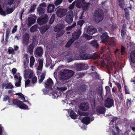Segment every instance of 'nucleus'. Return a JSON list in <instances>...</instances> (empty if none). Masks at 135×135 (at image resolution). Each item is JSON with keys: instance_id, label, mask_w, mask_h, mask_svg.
Listing matches in <instances>:
<instances>
[{"instance_id": "obj_34", "label": "nucleus", "mask_w": 135, "mask_h": 135, "mask_svg": "<svg viewBox=\"0 0 135 135\" xmlns=\"http://www.w3.org/2000/svg\"><path fill=\"white\" fill-rule=\"evenodd\" d=\"M70 115L71 118L75 119H76L77 118V115L72 110L70 112Z\"/></svg>"}, {"instance_id": "obj_18", "label": "nucleus", "mask_w": 135, "mask_h": 135, "mask_svg": "<svg viewBox=\"0 0 135 135\" xmlns=\"http://www.w3.org/2000/svg\"><path fill=\"white\" fill-rule=\"evenodd\" d=\"M43 50L41 47H38L36 50L35 54L40 57L43 54Z\"/></svg>"}, {"instance_id": "obj_14", "label": "nucleus", "mask_w": 135, "mask_h": 135, "mask_svg": "<svg viewBox=\"0 0 135 135\" xmlns=\"http://www.w3.org/2000/svg\"><path fill=\"white\" fill-rule=\"evenodd\" d=\"M81 33V32L79 30L74 31L72 34V39L74 40H77L80 37Z\"/></svg>"}, {"instance_id": "obj_13", "label": "nucleus", "mask_w": 135, "mask_h": 135, "mask_svg": "<svg viewBox=\"0 0 135 135\" xmlns=\"http://www.w3.org/2000/svg\"><path fill=\"white\" fill-rule=\"evenodd\" d=\"M80 57L83 60H86L92 58V55L88 54L86 52H82L80 54Z\"/></svg>"}, {"instance_id": "obj_5", "label": "nucleus", "mask_w": 135, "mask_h": 135, "mask_svg": "<svg viewBox=\"0 0 135 135\" xmlns=\"http://www.w3.org/2000/svg\"><path fill=\"white\" fill-rule=\"evenodd\" d=\"M74 17V13L72 11H69L66 13L65 20L68 23H70L73 21Z\"/></svg>"}, {"instance_id": "obj_30", "label": "nucleus", "mask_w": 135, "mask_h": 135, "mask_svg": "<svg viewBox=\"0 0 135 135\" xmlns=\"http://www.w3.org/2000/svg\"><path fill=\"white\" fill-rule=\"evenodd\" d=\"M74 42V40L71 38L66 43L65 46L66 48L69 47Z\"/></svg>"}, {"instance_id": "obj_27", "label": "nucleus", "mask_w": 135, "mask_h": 135, "mask_svg": "<svg viewBox=\"0 0 135 135\" xmlns=\"http://www.w3.org/2000/svg\"><path fill=\"white\" fill-rule=\"evenodd\" d=\"M90 119L88 117H84L81 120L82 122L86 124H89L90 122Z\"/></svg>"}, {"instance_id": "obj_15", "label": "nucleus", "mask_w": 135, "mask_h": 135, "mask_svg": "<svg viewBox=\"0 0 135 135\" xmlns=\"http://www.w3.org/2000/svg\"><path fill=\"white\" fill-rule=\"evenodd\" d=\"M89 105L87 103H82L79 107L80 109L83 111L87 110L89 108Z\"/></svg>"}, {"instance_id": "obj_49", "label": "nucleus", "mask_w": 135, "mask_h": 135, "mask_svg": "<svg viewBox=\"0 0 135 135\" xmlns=\"http://www.w3.org/2000/svg\"><path fill=\"white\" fill-rule=\"evenodd\" d=\"M0 14L1 15L5 16L6 15V12L4 11L0 6Z\"/></svg>"}, {"instance_id": "obj_32", "label": "nucleus", "mask_w": 135, "mask_h": 135, "mask_svg": "<svg viewBox=\"0 0 135 135\" xmlns=\"http://www.w3.org/2000/svg\"><path fill=\"white\" fill-rule=\"evenodd\" d=\"M45 77V74L44 73H42L40 76L38 77V82L39 83H41Z\"/></svg>"}, {"instance_id": "obj_54", "label": "nucleus", "mask_w": 135, "mask_h": 135, "mask_svg": "<svg viewBox=\"0 0 135 135\" xmlns=\"http://www.w3.org/2000/svg\"><path fill=\"white\" fill-rule=\"evenodd\" d=\"M15 0H7V4L9 6H11L13 4Z\"/></svg>"}, {"instance_id": "obj_4", "label": "nucleus", "mask_w": 135, "mask_h": 135, "mask_svg": "<svg viewBox=\"0 0 135 135\" xmlns=\"http://www.w3.org/2000/svg\"><path fill=\"white\" fill-rule=\"evenodd\" d=\"M74 73L73 70L67 69L65 70L62 72H61V75L64 77V80H67L71 77Z\"/></svg>"}, {"instance_id": "obj_64", "label": "nucleus", "mask_w": 135, "mask_h": 135, "mask_svg": "<svg viewBox=\"0 0 135 135\" xmlns=\"http://www.w3.org/2000/svg\"><path fill=\"white\" fill-rule=\"evenodd\" d=\"M8 52L9 54H13L14 53V51L13 50L9 49L8 50Z\"/></svg>"}, {"instance_id": "obj_3", "label": "nucleus", "mask_w": 135, "mask_h": 135, "mask_svg": "<svg viewBox=\"0 0 135 135\" xmlns=\"http://www.w3.org/2000/svg\"><path fill=\"white\" fill-rule=\"evenodd\" d=\"M13 104L17 106L21 109H28V106L21 100L17 99H14L13 100Z\"/></svg>"}, {"instance_id": "obj_25", "label": "nucleus", "mask_w": 135, "mask_h": 135, "mask_svg": "<svg viewBox=\"0 0 135 135\" xmlns=\"http://www.w3.org/2000/svg\"><path fill=\"white\" fill-rule=\"evenodd\" d=\"M90 44L92 47L94 48L98 49L99 47V45L97 40H94L90 42Z\"/></svg>"}, {"instance_id": "obj_61", "label": "nucleus", "mask_w": 135, "mask_h": 135, "mask_svg": "<svg viewBox=\"0 0 135 135\" xmlns=\"http://www.w3.org/2000/svg\"><path fill=\"white\" fill-rule=\"evenodd\" d=\"M39 7H46V3L45 2L42 3L39 5Z\"/></svg>"}, {"instance_id": "obj_36", "label": "nucleus", "mask_w": 135, "mask_h": 135, "mask_svg": "<svg viewBox=\"0 0 135 135\" xmlns=\"http://www.w3.org/2000/svg\"><path fill=\"white\" fill-rule=\"evenodd\" d=\"M34 46L33 44H31L28 46V49L29 52L30 54L33 53V50L34 47Z\"/></svg>"}, {"instance_id": "obj_22", "label": "nucleus", "mask_w": 135, "mask_h": 135, "mask_svg": "<svg viewBox=\"0 0 135 135\" xmlns=\"http://www.w3.org/2000/svg\"><path fill=\"white\" fill-rule=\"evenodd\" d=\"M85 1V0H77L76 6L78 8H81Z\"/></svg>"}, {"instance_id": "obj_35", "label": "nucleus", "mask_w": 135, "mask_h": 135, "mask_svg": "<svg viewBox=\"0 0 135 135\" xmlns=\"http://www.w3.org/2000/svg\"><path fill=\"white\" fill-rule=\"evenodd\" d=\"M58 32L56 34V38H58L62 35L65 32L64 30H61L57 31Z\"/></svg>"}, {"instance_id": "obj_24", "label": "nucleus", "mask_w": 135, "mask_h": 135, "mask_svg": "<svg viewBox=\"0 0 135 135\" xmlns=\"http://www.w3.org/2000/svg\"><path fill=\"white\" fill-rule=\"evenodd\" d=\"M30 16L28 18V21L34 24L36 21L35 17L36 16L34 14H31Z\"/></svg>"}, {"instance_id": "obj_1", "label": "nucleus", "mask_w": 135, "mask_h": 135, "mask_svg": "<svg viewBox=\"0 0 135 135\" xmlns=\"http://www.w3.org/2000/svg\"><path fill=\"white\" fill-rule=\"evenodd\" d=\"M104 12L102 9L98 8L94 12L93 19L94 23L98 24L102 21L104 18Z\"/></svg>"}, {"instance_id": "obj_16", "label": "nucleus", "mask_w": 135, "mask_h": 135, "mask_svg": "<svg viewBox=\"0 0 135 135\" xmlns=\"http://www.w3.org/2000/svg\"><path fill=\"white\" fill-rule=\"evenodd\" d=\"M97 31V29L92 26H90L88 28L87 32L90 35H92Z\"/></svg>"}, {"instance_id": "obj_26", "label": "nucleus", "mask_w": 135, "mask_h": 135, "mask_svg": "<svg viewBox=\"0 0 135 135\" xmlns=\"http://www.w3.org/2000/svg\"><path fill=\"white\" fill-rule=\"evenodd\" d=\"M131 61L133 63H135V50L132 51L130 54Z\"/></svg>"}, {"instance_id": "obj_42", "label": "nucleus", "mask_w": 135, "mask_h": 135, "mask_svg": "<svg viewBox=\"0 0 135 135\" xmlns=\"http://www.w3.org/2000/svg\"><path fill=\"white\" fill-rule=\"evenodd\" d=\"M119 6L122 8H123L125 6L124 0H118Z\"/></svg>"}, {"instance_id": "obj_55", "label": "nucleus", "mask_w": 135, "mask_h": 135, "mask_svg": "<svg viewBox=\"0 0 135 135\" xmlns=\"http://www.w3.org/2000/svg\"><path fill=\"white\" fill-rule=\"evenodd\" d=\"M124 90L125 93L126 94H129L130 93L129 91L128 88L127 87V86L125 85L124 86Z\"/></svg>"}, {"instance_id": "obj_44", "label": "nucleus", "mask_w": 135, "mask_h": 135, "mask_svg": "<svg viewBox=\"0 0 135 135\" xmlns=\"http://www.w3.org/2000/svg\"><path fill=\"white\" fill-rule=\"evenodd\" d=\"M35 61V60L34 57L33 56H31L30 58V66L31 67L34 65Z\"/></svg>"}, {"instance_id": "obj_9", "label": "nucleus", "mask_w": 135, "mask_h": 135, "mask_svg": "<svg viewBox=\"0 0 135 135\" xmlns=\"http://www.w3.org/2000/svg\"><path fill=\"white\" fill-rule=\"evenodd\" d=\"M88 68L87 64L83 63L78 64L76 66V69L78 71L86 70Z\"/></svg>"}, {"instance_id": "obj_39", "label": "nucleus", "mask_w": 135, "mask_h": 135, "mask_svg": "<svg viewBox=\"0 0 135 135\" xmlns=\"http://www.w3.org/2000/svg\"><path fill=\"white\" fill-rule=\"evenodd\" d=\"M37 5L35 3H33L32 4V6H31V8L30 10L28 11V12L30 13H32L34 12L35 8H36Z\"/></svg>"}, {"instance_id": "obj_46", "label": "nucleus", "mask_w": 135, "mask_h": 135, "mask_svg": "<svg viewBox=\"0 0 135 135\" xmlns=\"http://www.w3.org/2000/svg\"><path fill=\"white\" fill-rule=\"evenodd\" d=\"M55 18V16L54 14H53L51 16L49 22V23L51 25L53 23Z\"/></svg>"}, {"instance_id": "obj_33", "label": "nucleus", "mask_w": 135, "mask_h": 135, "mask_svg": "<svg viewBox=\"0 0 135 135\" xmlns=\"http://www.w3.org/2000/svg\"><path fill=\"white\" fill-rule=\"evenodd\" d=\"M13 11V7H6L5 9V11L7 14H9L12 13Z\"/></svg>"}, {"instance_id": "obj_37", "label": "nucleus", "mask_w": 135, "mask_h": 135, "mask_svg": "<svg viewBox=\"0 0 135 135\" xmlns=\"http://www.w3.org/2000/svg\"><path fill=\"white\" fill-rule=\"evenodd\" d=\"M16 95H18L19 97L21 98L23 102H26L27 101H26L25 97H24V95L22 94L21 93H16L15 94Z\"/></svg>"}, {"instance_id": "obj_11", "label": "nucleus", "mask_w": 135, "mask_h": 135, "mask_svg": "<svg viewBox=\"0 0 135 135\" xmlns=\"http://www.w3.org/2000/svg\"><path fill=\"white\" fill-rule=\"evenodd\" d=\"M30 35L28 33H26L23 37L22 42L24 45L27 46L29 43L30 40Z\"/></svg>"}, {"instance_id": "obj_29", "label": "nucleus", "mask_w": 135, "mask_h": 135, "mask_svg": "<svg viewBox=\"0 0 135 135\" xmlns=\"http://www.w3.org/2000/svg\"><path fill=\"white\" fill-rule=\"evenodd\" d=\"M37 11L40 15H42L45 13V9L40 7H38L37 8Z\"/></svg>"}, {"instance_id": "obj_50", "label": "nucleus", "mask_w": 135, "mask_h": 135, "mask_svg": "<svg viewBox=\"0 0 135 135\" xmlns=\"http://www.w3.org/2000/svg\"><path fill=\"white\" fill-rule=\"evenodd\" d=\"M67 89L66 86H64L63 87H57V89L59 90H61L62 91H64Z\"/></svg>"}, {"instance_id": "obj_2", "label": "nucleus", "mask_w": 135, "mask_h": 135, "mask_svg": "<svg viewBox=\"0 0 135 135\" xmlns=\"http://www.w3.org/2000/svg\"><path fill=\"white\" fill-rule=\"evenodd\" d=\"M119 119L118 118L116 117H113L112 119L111 120L112 122L115 123V126H113L112 127L114 128L113 129L112 132L113 135H117L119 132V128L117 125V123L118 122Z\"/></svg>"}, {"instance_id": "obj_52", "label": "nucleus", "mask_w": 135, "mask_h": 135, "mask_svg": "<svg viewBox=\"0 0 135 135\" xmlns=\"http://www.w3.org/2000/svg\"><path fill=\"white\" fill-rule=\"evenodd\" d=\"M30 80L29 79H28L25 81V87L26 88L28 86H31V85L30 84Z\"/></svg>"}, {"instance_id": "obj_60", "label": "nucleus", "mask_w": 135, "mask_h": 135, "mask_svg": "<svg viewBox=\"0 0 135 135\" xmlns=\"http://www.w3.org/2000/svg\"><path fill=\"white\" fill-rule=\"evenodd\" d=\"M37 78L35 76L32 79V83L33 84L36 83L37 81Z\"/></svg>"}, {"instance_id": "obj_28", "label": "nucleus", "mask_w": 135, "mask_h": 135, "mask_svg": "<svg viewBox=\"0 0 135 135\" xmlns=\"http://www.w3.org/2000/svg\"><path fill=\"white\" fill-rule=\"evenodd\" d=\"M108 45L110 46H113L115 45V39L114 38H110L109 42H108Z\"/></svg>"}, {"instance_id": "obj_58", "label": "nucleus", "mask_w": 135, "mask_h": 135, "mask_svg": "<svg viewBox=\"0 0 135 135\" xmlns=\"http://www.w3.org/2000/svg\"><path fill=\"white\" fill-rule=\"evenodd\" d=\"M84 21L83 20H80L78 22L77 24L81 26L84 23Z\"/></svg>"}, {"instance_id": "obj_19", "label": "nucleus", "mask_w": 135, "mask_h": 135, "mask_svg": "<svg viewBox=\"0 0 135 135\" xmlns=\"http://www.w3.org/2000/svg\"><path fill=\"white\" fill-rule=\"evenodd\" d=\"M126 25L125 24H123V25L121 30V36L123 38H124L125 35L126 34L127 31Z\"/></svg>"}, {"instance_id": "obj_6", "label": "nucleus", "mask_w": 135, "mask_h": 135, "mask_svg": "<svg viewBox=\"0 0 135 135\" xmlns=\"http://www.w3.org/2000/svg\"><path fill=\"white\" fill-rule=\"evenodd\" d=\"M48 17L45 14L43 17L41 16L37 20V23L40 25H42L46 23L48 21Z\"/></svg>"}, {"instance_id": "obj_57", "label": "nucleus", "mask_w": 135, "mask_h": 135, "mask_svg": "<svg viewBox=\"0 0 135 135\" xmlns=\"http://www.w3.org/2000/svg\"><path fill=\"white\" fill-rule=\"evenodd\" d=\"M10 99L8 96L7 95H6L4 96L3 98V101H6L8 100V102L9 101Z\"/></svg>"}, {"instance_id": "obj_51", "label": "nucleus", "mask_w": 135, "mask_h": 135, "mask_svg": "<svg viewBox=\"0 0 135 135\" xmlns=\"http://www.w3.org/2000/svg\"><path fill=\"white\" fill-rule=\"evenodd\" d=\"M63 0H56L55 2V5L57 6L61 4Z\"/></svg>"}, {"instance_id": "obj_20", "label": "nucleus", "mask_w": 135, "mask_h": 135, "mask_svg": "<svg viewBox=\"0 0 135 135\" xmlns=\"http://www.w3.org/2000/svg\"><path fill=\"white\" fill-rule=\"evenodd\" d=\"M64 27V25L62 24H57L54 28V30L57 32V31L62 30V29Z\"/></svg>"}, {"instance_id": "obj_48", "label": "nucleus", "mask_w": 135, "mask_h": 135, "mask_svg": "<svg viewBox=\"0 0 135 135\" xmlns=\"http://www.w3.org/2000/svg\"><path fill=\"white\" fill-rule=\"evenodd\" d=\"M121 54L122 55H124L126 52V48L123 46H122L121 48Z\"/></svg>"}, {"instance_id": "obj_45", "label": "nucleus", "mask_w": 135, "mask_h": 135, "mask_svg": "<svg viewBox=\"0 0 135 135\" xmlns=\"http://www.w3.org/2000/svg\"><path fill=\"white\" fill-rule=\"evenodd\" d=\"M37 37L35 36H33L32 37V42L31 44L34 45V46H36L38 43V41L36 40Z\"/></svg>"}, {"instance_id": "obj_40", "label": "nucleus", "mask_w": 135, "mask_h": 135, "mask_svg": "<svg viewBox=\"0 0 135 135\" xmlns=\"http://www.w3.org/2000/svg\"><path fill=\"white\" fill-rule=\"evenodd\" d=\"M86 85H82L81 86L79 89L80 92L84 93L86 91Z\"/></svg>"}, {"instance_id": "obj_17", "label": "nucleus", "mask_w": 135, "mask_h": 135, "mask_svg": "<svg viewBox=\"0 0 135 135\" xmlns=\"http://www.w3.org/2000/svg\"><path fill=\"white\" fill-rule=\"evenodd\" d=\"M106 109L104 107L98 106L97 108L96 111L99 114H104L106 111Z\"/></svg>"}, {"instance_id": "obj_38", "label": "nucleus", "mask_w": 135, "mask_h": 135, "mask_svg": "<svg viewBox=\"0 0 135 135\" xmlns=\"http://www.w3.org/2000/svg\"><path fill=\"white\" fill-rule=\"evenodd\" d=\"M3 127L0 125V135H8L7 133L4 131Z\"/></svg>"}, {"instance_id": "obj_53", "label": "nucleus", "mask_w": 135, "mask_h": 135, "mask_svg": "<svg viewBox=\"0 0 135 135\" xmlns=\"http://www.w3.org/2000/svg\"><path fill=\"white\" fill-rule=\"evenodd\" d=\"M20 3V1H17L16 2L15 4L13 5V11L18 7Z\"/></svg>"}, {"instance_id": "obj_41", "label": "nucleus", "mask_w": 135, "mask_h": 135, "mask_svg": "<svg viewBox=\"0 0 135 135\" xmlns=\"http://www.w3.org/2000/svg\"><path fill=\"white\" fill-rule=\"evenodd\" d=\"M39 65L38 66V69L41 70L42 69L43 66V61L42 60L40 59L38 60Z\"/></svg>"}, {"instance_id": "obj_56", "label": "nucleus", "mask_w": 135, "mask_h": 135, "mask_svg": "<svg viewBox=\"0 0 135 135\" xmlns=\"http://www.w3.org/2000/svg\"><path fill=\"white\" fill-rule=\"evenodd\" d=\"M115 85L117 86L118 89L119 91L120 92V89L121 88V85L118 82H115Z\"/></svg>"}, {"instance_id": "obj_7", "label": "nucleus", "mask_w": 135, "mask_h": 135, "mask_svg": "<svg viewBox=\"0 0 135 135\" xmlns=\"http://www.w3.org/2000/svg\"><path fill=\"white\" fill-rule=\"evenodd\" d=\"M104 104L105 107L109 108L114 106V101L112 99L108 97L105 100Z\"/></svg>"}, {"instance_id": "obj_59", "label": "nucleus", "mask_w": 135, "mask_h": 135, "mask_svg": "<svg viewBox=\"0 0 135 135\" xmlns=\"http://www.w3.org/2000/svg\"><path fill=\"white\" fill-rule=\"evenodd\" d=\"M17 25H16L14 26L12 31V33H15L17 31Z\"/></svg>"}, {"instance_id": "obj_8", "label": "nucleus", "mask_w": 135, "mask_h": 135, "mask_svg": "<svg viewBox=\"0 0 135 135\" xmlns=\"http://www.w3.org/2000/svg\"><path fill=\"white\" fill-rule=\"evenodd\" d=\"M66 10L64 9L58 8L56 12V14L58 17L62 18L66 14Z\"/></svg>"}, {"instance_id": "obj_31", "label": "nucleus", "mask_w": 135, "mask_h": 135, "mask_svg": "<svg viewBox=\"0 0 135 135\" xmlns=\"http://www.w3.org/2000/svg\"><path fill=\"white\" fill-rule=\"evenodd\" d=\"M89 4L90 3H89L84 2L82 7L83 10L84 11L88 10L89 8Z\"/></svg>"}, {"instance_id": "obj_62", "label": "nucleus", "mask_w": 135, "mask_h": 135, "mask_svg": "<svg viewBox=\"0 0 135 135\" xmlns=\"http://www.w3.org/2000/svg\"><path fill=\"white\" fill-rule=\"evenodd\" d=\"M10 31V30L9 28H8L7 29L6 35H7V36H9Z\"/></svg>"}, {"instance_id": "obj_63", "label": "nucleus", "mask_w": 135, "mask_h": 135, "mask_svg": "<svg viewBox=\"0 0 135 135\" xmlns=\"http://www.w3.org/2000/svg\"><path fill=\"white\" fill-rule=\"evenodd\" d=\"M78 75L79 76V77L78 78H82L84 76L85 74L84 73H80L78 74Z\"/></svg>"}, {"instance_id": "obj_12", "label": "nucleus", "mask_w": 135, "mask_h": 135, "mask_svg": "<svg viewBox=\"0 0 135 135\" xmlns=\"http://www.w3.org/2000/svg\"><path fill=\"white\" fill-rule=\"evenodd\" d=\"M53 83V81L52 79L50 78H49L47 80V81L45 82V86L47 89H51L52 88Z\"/></svg>"}, {"instance_id": "obj_47", "label": "nucleus", "mask_w": 135, "mask_h": 135, "mask_svg": "<svg viewBox=\"0 0 135 135\" xmlns=\"http://www.w3.org/2000/svg\"><path fill=\"white\" fill-rule=\"evenodd\" d=\"M14 88V86L12 84L9 82L8 83L5 87V89H12Z\"/></svg>"}, {"instance_id": "obj_10", "label": "nucleus", "mask_w": 135, "mask_h": 135, "mask_svg": "<svg viewBox=\"0 0 135 135\" xmlns=\"http://www.w3.org/2000/svg\"><path fill=\"white\" fill-rule=\"evenodd\" d=\"M100 38L102 40V42L104 44H106L109 38V36L108 33L106 32L102 33L100 36Z\"/></svg>"}, {"instance_id": "obj_43", "label": "nucleus", "mask_w": 135, "mask_h": 135, "mask_svg": "<svg viewBox=\"0 0 135 135\" xmlns=\"http://www.w3.org/2000/svg\"><path fill=\"white\" fill-rule=\"evenodd\" d=\"M37 25H34L30 28V31L31 32H34L36 31L37 29Z\"/></svg>"}, {"instance_id": "obj_23", "label": "nucleus", "mask_w": 135, "mask_h": 135, "mask_svg": "<svg viewBox=\"0 0 135 135\" xmlns=\"http://www.w3.org/2000/svg\"><path fill=\"white\" fill-rule=\"evenodd\" d=\"M49 28V26H43L40 27L39 29L41 33H43L46 32Z\"/></svg>"}, {"instance_id": "obj_21", "label": "nucleus", "mask_w": 135, "mask_h": 135, "mask_svg": "<svg viewBox=\"0 0 135 135\" xmlns=\"http://www.w3.org/2000/svg\"><path fill=\"white\" fill-rule=\"evenodd\" d=\"M55 8V6L52 4L48 5L47 7V12L51 13L53 12Z\"/></svg>"}]
</instances>
